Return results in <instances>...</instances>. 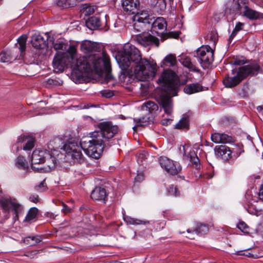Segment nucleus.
Listing matches in <instances>:
<instances>
[{"label":"nucleus","mask_w":263,"mask_h":263,"mask_svg":"<svg viewBox=\"0 0 263 263\" xmlns=\"http://www.w3.org/2000/svg\"><path fill=\"white\" fill-rule=\"evenodd\" d=\"M124 51L117 59L122 70L129 68L134 69L137 79L141 81H148L155 77L157 65L151 64L145 58H142L140 51L135 46L127 44L124 47Z\"/></svg>","instance_id":"obj_1"},{"label":"nucleus","mask_w":263,"mask_h":263,"mask_svg":"<svg viewBox=\"0 0 263 263\" xmlns=\"http://www.w3.org/2000/svg\"><path fill=\"white\" fill-rule=\"evenodd\" d=\"M100 130L91 132L82 138L80 141L81 148L89 157L98 159L103 149L109 146L106 142L112 138L118 133V128L110 122H102L98 124Z\"/></svg>","instance_id":"obj_2"},{"label":"nucleus","mask_w":263,"mask_h":263,"mask_svg":"<svg viewBox=\"0 0 263 263\" xmlns=\"http://www.w3.org/2000/svg\"><path fill=\"white\" fill-rule=\"evenodd\" d=\"M89 61H87L85 58L80 57L75 58V59L70 62V66L73 70H78L81 72H86L90 67L89 62L91 61L92 67L96 72L99 75L105 73V78L109 81L112 79L110 73L111 65L109 56L103 52L102 57L97 56L96 54L89 57Z\"/></svg>","instance_id":"obj_3"},{"label":"nucleus","mask_w":263,"mask_h":263,"mask_svg":"<svg viewBox=\"0 0 263 263\" xmlns=\"http://www.w3.org/2000/svg\"><path fill=\"white\" fill-rule=\"evenodd\" d=\"M260 69L256 63L240 67L238 70L233 69L232 76L228 75L223 80L224 85L227 88H232L239 84L244 79L249 76L256 75Z\"/></svg>","instance_id":"obj_4"},{"label":"nucleus","mask_w":263,"mask_h":263,"mask_svg":"<svg viewBox=\"0 0 263 263\" xmlns=\"http://www.w3.org/2000/svg\"><path fill=\"white\" fill-rule=\"evenodd\" d=\"M176 63V57L173 54L166 55L161 63V67L163 68L164 70L157 82L167 87L168 89H171L174 87L177 74L174 71L167 68L175 66Z\"/></svg>","instance_id":"obj_5"},{"label":"nucleus","mask_w":263,"mask_h":263,"mask_svg":"<svg viewBox=\"0 0 263 263\" xmlns=\"http://www.w3.org/2000/svg\"><path fill=\"white\" fill-rule=\"evenodd\" d=\"M202 67L212 63L214 61V51L208 45L202 46L196 50L195 55Z\"/></svg>","instance_id":"obj_6"},{"label":"nucleus","mask_w":263,"mask_h":263,"mask_svg":"<svg viewBox=\"0 0 263 263\" xmlns=\"http://www.w3.org/2000/svg\"><path fill=\"white\" fill-rule=\"evenodd\" d=\"M64 158V155L60 151L57 150L51 151V153H49V156L46 157L45 161L43 162L44 168L46 171L54 168L63 161Z\"/></svg>","instance_id":"obj_7"},{"label":"nucleus","mask_w":263,"mask_h":263,"mask_svg":"<svg viewBox=\"0 0 263 263\" xmlns=\"http://www.w3.org/2000/svg\"><path fill=\"white\" fill-rule=\"evenodd\" d=\"M159 163L161 167L172 175L178 174L181 170V167L178 162H174L166 157H160Z\"/></svg>","instance_id":"obj_8"},{"label":"nucleus","mask_w":263,"mask_h":263,"mask_svg":"<svg viewBox=\"0 0 263 263\" xmlns=\"http://www.w3.org/2000/svg\"><path fill=\"white\" fill-rule=\"evenodd\" d=\"M134 40L139 44L145 47L153 44L155 45L157 47H158L159 45L158 39L152 35L148 32H142L141 33L135 35Z\"/></svg>","instance_id":"obj_9"},{"label":"nucleus","mask_w":263,"mask_h":263,"mask_svg":"<svg viewBox=\"0 0 263 263\" xmlns=\"http://www.w3.org/2000/svg\"><path fill=\"white\" fill-rule=\"evenodd\" d=\"M49 156V152L46 150L35 149L32 155L31 162V168L35 171H39L42 169L41 167H36V164H41L45 161L46 157Z\"/></svg>","instance_id":"obj_10"},{"label":"nucleus","mask_w":263,"mask_h":263,"mask_svg":"<svg viewBox=\"0 0 263 263\" xmlns=\"http://www.w3.org/2000/svg\"><path fill=\"white\" fill-rule=\"evenodd\" d=\"M53 66L58 71H63L65 67L70 66V62L63 53L56 55L53 60Z\"/></svg>","instance_id":"obj_11"},{"label":"nucleus","mask_w":263,"mask_h":263,"mask_svg":"<svg viewBox=\"0 0 263 263\" xmlns=\"http://www.w3.org/2000/svg\"><path fill=\"white\" fill-rule=\"evenodd\" d=\"M151 31L155 32L158 35L162 34L166 29V23L162 17H158L150 24Z\"/></svg>","instance_id":"obj_12"},{"label":"nucleus","mask_w":263,"mask_h":263,"mask_svg":"<svg viewBox=\"0 0 263 263\" xmlns=\"http://www.w3.org/2000/svg\"><path fill=\"white\" fill-rule=\"evenodd\" d=\"M242 15L250 21L261 20L263 19V13L258 12L250 8L248 6L244 7L241 11Z\"/></svg>","instance_id":"obj_13"},{"label":"nucleus","mask_w":263,"mask_h":263,"mask_svg":"<svg viewBox=\"0 0 263 263\" xmlns=\"http://www.w3.org/2000/svg\"><path fill=\"white\" fill-rule=\"evenodd\" d=\"M215 154L217 157L224 160H228L231 157L232 151L225 145L216 146L214 148Z\"/></svg>","instance_id":"obj_14"},{"label":"nucleus","mask_w":263,"mask_h":263,"mask_svg":"<svg viewBox=\"0 0 263 263\" xmlns=\"http://www.w3.org/2000/svg\"><path fill=\"white\" fill-rule=\"evenodd\" d=\"M139 2L138 0H122V6L124 10L129 14H135L137 11H138L139 6Z\"/></svg>","instance_id":"obj_15"},{"label":"nucleus","mask_w":263,"mask_h":263,"mask_svg":"<svg viewBox=\"0 0 263 263\" xmlns=\"http://www.w3.org/2000/svg\"><path fill=\"white\" fill-rule=\"evenodd\" d=\"M7 209H3L5 212H9L10 208H12L14 214L15 218L18 219V214L21 213L23 210L22 206L15 199L8 198V203L6 204Z\"/></svg>","instance_id":"obj_16"},{"label":"nucleus","mask_w":263,"mask_h":263,"mask_svg":"<svg viewBox=\"0 0 263 263\" xmlns=\"http://www.w3.org/2000/svg\"><path fill=\"white\" fill-rule=\"evenodd\" d=\"M211 140L216 143H228L234 141V139L231 136L224 133H218L212 134Z\"/></svg>","instance_id":"obj_17"},{"label":"nucleus","mask_w":263,"mask_h":263,"mask_svg":"<svg viewBox=\"0 0 263 263\" xmlns=\"http://www.w3.org/2000/svg\"><path fill=\"white\" fill-rule=\"evenodd\" d=\"M90 197L93 200L103 201L105 203V199L107 197L106 190L100 186L96 187L91 192Z\"/></svg>","instance_id":"obj_18"},{"label":"nucleus","mask_w":263,"mask_h":263,"mask_svg":"<svg viewBox=\"0 0 263 263\" xmlns=\"http://www.w3.org/2000/svg\"><path fill=\"white\" fill-rule=\"evenodd\" d=\"M31 43L32 46L36 49H43L46 46L44 37L39 33H34L31 36Z\"/></svg>","instance_id":"obj_19"},{"label":"nucleus","mask_w":263,"mask_h":263,"mask_svg":"<svg viewBox=\"0 0 263 263\" xmlns=\"http://www.w3.org/2000/svg\"><path fill=\"white\" fill-rule=\"evenodd\" d=\"M26 143L23 147V149L29 151L34 146L35 139L34 138L25 135H21L17 139V143L26 142Z\"/></svg>","instance_id":"obj_20"},{"label":"nucleus","mask_w":263,"mask_h":263,"mask_svg":"<svg viewBox=\"0 0 263 263\" xmlns=\"http://www.w3.org/2000/svg\"><path fill=\"white\" fill-rule=\"evenodd\" d=\"M135 13L133 18L134 20L140 21L149 25L152 23L153 19L150 17L148 11L143 10L139 12L137 11Z\"/></svg>","instance_id":"obj_21"},{"label":"nucleus","mask_w":263,"mask_h":263,"mask_svg":"<svg viewBox=\"0 0 263 263\" xmlns=\"http://www.w3.org/2000/svg\"><path fill=\"white\" fill-rule=\"evenodd\" d=\"M161 105L166 114L170 115L172 112L173 103L170 97L167 96H162L161 99Z\"/></svg>","instance_id":"obj_22"},{"label":"nucleus","mask_w":263,"mask_h":263,"mask_svg":"<svg viewBox=\"0 0 263 263\" xmlns=\"http://www.w3.org/2000/svg\"><path fill=\"white\" fill-rule=\"evenodd\" d=\"M81 49L84 52L87 53L98 51L99 47L98 45L96 43L86 41L81 44Z\"/></svg>","instance_id":"obj_23"},{"label":"nucleus","mask_w":263,"mask_h":263,"mask_svg":"<svg viewBox=\"0 0 263 263\" xmlns=\"http://www.w3.org/2000/svg\"><path fill=\"white\" fill-rule=\"evenodd\" d=\"M180 62L184 67L191 71L199 72L200 71L195 65L192 62L191 59L186 55L182 56L180 59Z\"/></svg>","instance_id":"obj_24"},{"label":"nucleus","mask_w":263,"mask_h":263,"mask_svg":"<svg viewBox=\"0 0 263 263\" xmlns=\"http://www.w3.org/2000/svg\"><path fill=\"white\" fill-rule=\"evenodd\" d=\"M202 86L198 83L187 84L183 88L184 92L188 95L197 93L202 90Z\"/></svg>","instance_id":"obj_25"},{"label":"nucleus","mask_w":263,"mask_h":263,"mask_svg":"<svg viewBox=\"0 0 263 263\" xmlns=\"http://www.w3.org/2000/svg\"><path fill=\"white\" fill-rule=\"evenodd\" d=\"M187 160L190 161L189 164L196 169L200 168V160L194 151H190L186 156Z\"/></svg>","instance_id":"obj_26"},{"label":"nucleus","mask_w":263,"mask_h":263,"mask_svg":"<svg viewBox=\"0 0 263 263\" xmlns=\"http://www.w3.org/2000/svg\"><path fill=\"white\" fill-rule=\"evenodd\" d=\"M86 25L91 30L98 29L101 27L100 19L97 16H91L86 21Z\"/></svg>","instance_id":"obj_27"},{"label":"nucleus","mask_w":263,"mask_h":263,"mask_svg":"<svg viewBox=\"0 0 263 263\" xmlns=\"http://www.w3.org/2000/svg\"><path fill=\"white\" fill-rule=\"evenodd\" d=\"M153 116L149 113L140 118H134V121L136 124V126H145L153 122Z\"/></svg>","instance_id":"obj_28"},{"label":"nucleus","mask_w":263,"mask_h":263,"mask_svg":"<svg viewBox=\"0 0 263 263\" xmlns=\"http://www.w3.org/2000/svg\"><path fill=\"white\" fill-rule=\"evenodd\" d=\"M16 166L20 169L27 171L29 169L28 162L25 158L22 156H19L15 160Z\"/></svg>","instance_id":"obj_29"},{"label":"nucleus","mask_w":263,"mask_h":263,"mask_svg":"<svg viewBox=\"0 0 263 263\" xmlns=\"http://www.w3.org/2000/svg\"><path fill=\"white\" fill-rule=\"evenodd\" d=\"M189 120L187 116L183 117L180 121L175 125V128L182 130L189 129Z\"/></svg>","instance_id":"obj_30"},{"label":"nucleus","mask_w":263,"mask_h":263,"mask_svg":"<svg viewBox=\"0 0 263 263\" xmlns=\"http://www.w3.org/2000/svg\"><path fill=\"white\" fill-rule=\"evenodd\" d=\"M209 231V228L207 226L203 224H198L195 230L192 231L191 229H188L187 232L188 233H192L195 232L197 235H203L208 233Z\"/></svg>","instance_id":"obj_31"},{"label":"nucleus","mask_w":263,"mask_h":263,"mask_svg":"<svg viewBox=\"0 0 263 263\" xmlns=\"http://www.w3.org/2000/svg\"><path fill=\"white\" fill-rule=\"evenodd\" d=\"M158 109L157 104L153 101H148L145 102L142 106V109L143 110L148 111L150 114H152L154 111H156Z\"/></svg>","instance_id":"obj_32"},{"label":"nucleus","mask_w":263,"mask_h":263,"mask_svg":"<svg viewBox=\"0 0 263 263\" xmlns=\"http://www.w3.org/2000/svg\"><path fill=\"white\" fill-rule=\"evenodd\" d=\"M135 22L133 25L134 29L137 32H141L148 29L150 25L140 21L134 20Z\"/></svg>","instance_id":"obj_33"},{"label":"nucleus","mask_w":263,"mask_h":263,"mask_svg":"<svg viewBox=\"0 0 263 263\" xmlns=\"http://www.w3.org/2000/svg\"><path fill=\"white\" fill-rule=\"evenodd\" d=\"M27 38L28 36L26 34H23L17 39V44L18 45V48L21 52V56L22 53L25 52L26 50Z\"/></svg>","instance_id":"obj_34"},{"label":"nucleus","mask_w":263,"mask_h":263,"mask_svg":"<svg viewBox=\"0 0 263 263\" xmlns=\"http://www.w3.org/2000/svg\"><path fill=\"white\" fill-rule=\"evenodd\" d=\"M68 156H70L74 162L81 163L84 161V157L80 148L73 152V153L70 154Z\"/></svg>","instance_id":"obj_35"},{"label":"nucleus","mask_w":263,"mask_h":263,"mask_svg":"<svg viewBox=\"0 0 263 263\" xmlns=\"http://www.w3.org/2000/svg\"><path fill=\"white\" fill-rule=\"evenodd\" d=\"M79 147L75 142H67L63 146L64 150L66 152V154L69 156L73 152L79 149Z\"/></svg>","instance_id":"obj_36"},{"label":"nucleus","mask_w":263,"mask_h":263,"mask_svg":"<svg viewBox=\"0 0 263 263\" xmlns=\"http://www.w3.org/2000/svg\"><path fill=\"white\" fill-rule=\"evenodd\" d=\"M38 213V209L36 208H31L28 212L24 221L25 222H30L34 219Z\"/></svg>","instance_id":"obj_37"},{"label":"nucleus","mask_w":263,"mask_h":263,"mask_svg":"<svg viewBox=\"0 0 263 263\" xmlns=\"http://www.w3.org/2000/svg\"><path fill=\"white\" fill-rule=\"evenodd\" d=\"M76 51V48L74 46H70L67 49V52L63 54L68 58L69 62H71L75 59Z\"/></svg>","instance_id":"obj_38"},{"label":"nucleus","mask_w":263,"mask_h":263,"mask_svg":"<svg viewBox=\"0 0 263 263\" xmlns=\"http://www.w3.org/2000/svg\"><path fill=\"white\" fill-rule=\"evenodd\" d=\"M41 241V237L40 236H28L24 239V242L27 245L33 246Z\"/></svg>","instance_id":"obj_39"},{"label":"nucleus","mask_w":263,"mask_h":263,"mask_svg":"<svg viewBox=\"0 0 263 263\" xmlns=\"http://www.w3.org/2000/svg\"><path fill=\"white\" fill-rule=\"evenodd\" d=\"M13 60L11 53L9 51H3L0 53V61L2 63L9 62Z\"/></svg>","instance_id":"obj_40"},{"label":"nucleus","mask_w":263,"mask_h":263,"mask_svg":"<svg viewBox=\"0 0 263 263\" xmlns=\"http://www.w3.org/2000/svg\"><path fill=\"white\" fill-rule=\"evenodd\" d=\"M124 220L125 221V222L127 224H146L149 223L148 221H142L141 220H139V219H138L136 218H132L129 216H126V217H124Z\"/></svg>","instance_id":"obj_41"},{"label":"nucleus","mask_w":263,"mask_h":263,"mask_svg":"<svg viewBox=\"0 0 263 263\" xmlns=\"http://www.w3.org/2000/svg\"><path fill=\"white\" fill-rule=\"evenodd\" d=\"M145 1L150 6L155 7L158 5V7L165 8L166 4L164 0H145Z\"/></svg>","instance_id":"obj_42"},{"label":"nucleus","mask_w":263,"mask_h":263,"mask_svg":"<svg viewBox=\"0 0 263 263\" xmlns=\"http://www.w3.org/2000/svg\"><path fill=\"white\" fill-rule=\"evenodd\" d=\"M55 3L57 6L63 8L73 7L74 5L71 3L70 0H55Z\"/></svg>","instance_id":"obj_43"},{"label":"nucleus","mask_w":263,"mask_h":263,"mask_svg":"<svg viewBox=\"0 0 263 263\" xmlns=\"http://www.w3.org/2000/svg\"><path fill=\"white\" fill-rule=\"evenodd\" d=\"M249 4V0H237L235 2V5L236 6V9L241 11L244 10V7L246 6H248Z\"/></svg>","instance_id":"obj_44"},{"label":"nucleus","mask_w":263,"mask_h":263,"mask_svg":"<svg viewBox=\"0 0 263 263\" xmlns=\"http://www.w3.org/2000/svg\"><path fill=\"white\" fill-rule=\"evenodd\" d=\"M67 46L62 40H58L55 43H53V48L55 50H66Z\"/></svg>","instance_id":"obj_45"},{"label":"nucleus","mask_w":263,"mask_h":263,"mask_svg":"<svg viewBox=\"0 0 263 263\" xmlns=\"http://www.w3.org/2000/svg\"><path fill=\"white\" fill-rule=\"evenodd\" d=\"M47 86H58L62 84V81L55 79L49 78L45 82Z\"/></svg>","instance_id":"obj_46"},{"label":"nucleus","mask_w":263,"mask_h":263,"mask_svg":"<svg viewBox=\"0 0 263 263\" xmlns=\"http://www.w3.org/2000/svg\"><path fill=\"white\" fill-rule=\"evenodd\" d=\"M95 12V8L93 6L85 5L83 9V13L85 15H89Z\"/></svg>","instance_id":"obj_47"},{"label":"nucleus","mask_w":263,"mask_h":263,"mask_svg":"<svg viewBox=\"0 0 263 263\" xmlns=\"http://www.w3.org/2000/svg\"><path fill=\"white\" fill-rule=\"evenodd\" d=\"M35 190L39 192H43L47 190L45 180H43L39 185L34 187Z\"/></svg>","instance_id":"obj_48"},{"label":"nucleus","mask_w":263,"mask_h":263,"mask_svg":"<svg viewBox=\"0 0 263 263\" xmlns=\"http://www.w3.org/2000/svg\"><path fill=\"white\" fill-rule=\"evenodd\" d=\"M167 193L170 195L177 196L179 194V191L176 186L171 185L167 189Z\"/></svg>","instance_id":"obj_49"},{"label":"nucleus","mask_w":263,"mask_h":263,"mask_svg":"<svg viewBox=\"0 0 263 263\" xmlns=\"http://www.w3.org/2000/svg\"><path fill=\"white\" fill-rule=\"evenodd\" d=\"M237 227L244 233H248L249 232V227L243 221L239 222L237 224Z\"/></svg>","instance_id":"obj_50"},{"label":"nucleus","mask_w":263,"mask_h":263,"mask_svg":"<svg viewBox=\"0 0 263 263\" xmlns=\"http://www.w3.org/2000/svg\"><path fill=\"white\" fill-rule=\"evenodd\" d=\"M218 39V36L215 32L211 31L210 33L207 35V40H209L210 42L215 44Z\"/></svg>","instance_id":"obj_51"},{"label":"nucleus","mask_w":263,"mask_h":263,"mask_svg":"<svg viewBox=\"0 0 263 263\" xmlns=\"http://www.w3.org/2000/svg\"><path fill=\"white\" fill-rule=\"evenodd\" d=\"M247 211L248 213L252 215H257L258 213L257 210L252 204L248 205Z\"/></svg>","instance_id":"obj_52"},{"label":"nucleus","mask_w":263,"mask_h":263,"mask_svg":"<svg viewBox=\"0 0 263 263\" xmlns=\"http://www.w3.org/2000/svg\"><path fill=\"white\" fill-rule=\"evenodd\" d=\"M179 35H180V32H179V31H176V32L172 31V32H170L168 33L167 36H168V37H170V38L177 39L179 36Z\"/></svg>","instance_id":"obj_53"},{"label":"nucleus","mask_w":263,"mask_h":263,"mask_svg":"<svg viewBox=\"0 0 263 263\" xmlns=\"http://www.w3.org/2000/svg\"><path fill=\"white\" fill-rule=\"evenodd\" d=\"M38 252H39V251H37V250H32V251H28L24 254V255L26 256L29 257L30 258H32L34 257V255L37 254Z\"/></svg>","instance_id":"obj_54"},{"label":"nucleus","mask_w":263,"mask_h":263,"mask_svg":"<svg viewBox=\"0 0 263 263\" xmlns=\"http://www.w3.org/2000/svg\"><path fill=\"white\" fill-rule=\"evenodd\" d=\"M244 25L245 24L243 23L237 22L234 29L236 30L237 32H239V31L242 30Z\"/></svg>","instance_id":"obj_55"},{"label":"nucleus","mask_w":263,"mask_h":263,"mask_svg":"<svg viewBox=\"0 0 263 263\" xmlns=\"http://www.w3.org/2000/svg\"><path fill=\"white\" fill-rule=\"evenodd\" d=\"M144 179V175L142 173H140L137 174V175L135 177V179L137 182H141Z\"/></svg>","instance_id":"obj_56"},{"label":"nucleus","mask_w":263,"mask_h":263,"mask_svg":"<svg viewBox=\"0 0 263 263\" xmlns=\"http://www.w3.org/2000/svg\"><path fill=\"white\" fill-rule=\"evenodd\" d=\"M235 254L236 255H245V256L251 257H254V255L250 253H247L245 254V253H243V251H237L236 252Z\"/></svg>","instance_id":"obj_57"},{"label":"nucleus","mask_w":263,"mask_h":263,"mask_svg":"<svg viewBox=\"0 0 263 263\" xmlns=\"http://www.w3.org/2000/svg\"><path fill=\"white\" fill-rule=\"evenodd\" d=\"M30 200L34 203H36L39 201V196L37 195H32L29 197Z\"/></svg>","instance_id":"obj_58"},{"label":"nucleus","mask_w":263,"mask_h":263,"mask_svg":"<svg viewBox=\"0 0 263 263\" xmlns=\"http://www.w3.org/2000/svg\"><path fill=\"white\" fill-rule=\"evenodd\" d=\"M62 211L65 214H66L70 212L71 209L66 204L63 203V209H62Z\"/></svg>","instance_id":"obj_59"},{"label":"nucleus","mask_w":263,"mask_h":263,"mask_svg":"<svg viewBox=\"0 0 263 263\" xmlns=\"http://www.w3.org/2000/svg\"><path fill=\"white\" fill-rule=\"evenodd\" d=\"M172 122V120L170 119H162L161 121L162 125L164 126H167L170 124Z\"/></svg>","instance_id":"obj_60"},{"label":"nucleus","mask_w":263,"mask_h":263,"mask_svg":"<svg viewBox=\"0 0 263 263\" xmlns=\"http://www.w3.org/2000/svg\"><path fill=\"white\" fill-rule=\"evenodd\" d=\"M258 198L263 201V184L261 185L258 193Z\"/></svg>","instance_id":"obj_61"},{"label":"nucleus","mask_w":263,"mask_h":263,"mask_svg":"<svg viewBox=\"0 0 263 263\" xmlns=\"http://www.w3.org/2000/svg\"><path fill=\"white\" fill-rule=\"evenodd\" d=\"M256 230L257 233L263 232V223L258 224L256 227Z\"/></svg>","instance_id":"obj_62"},{"label":"nucleus","mask_w":263,"mask_h":263,"mask_svg":"<svg viewBox=\"0 0 263 263\" xmlns=\"http://www.w3.org/2000/svg\"><path fill=\"white\" fill-rule=\"evenodd\" d=\"M258 112L261 115H263V107L262 106H259L257 107Z\"/></svg>","instance_id":"obj_63"},{"label":"nucleus","mask_w":263,"mask_h":263,"mask_svg":"<svg viewBox=\"0 0 263 263\" xmlns=\"http://www.w3.org/2000/svg\"><path fill=\"white\" fill-rule=\"evenodd\" d=\"M237 33H238V32H237L236 30H235L234 29L231 33V34L230 35V37L231 39H233L234 36H236V35L237 34Z\"/></svg>","instance_id":"obj_64"}]
</instances>
